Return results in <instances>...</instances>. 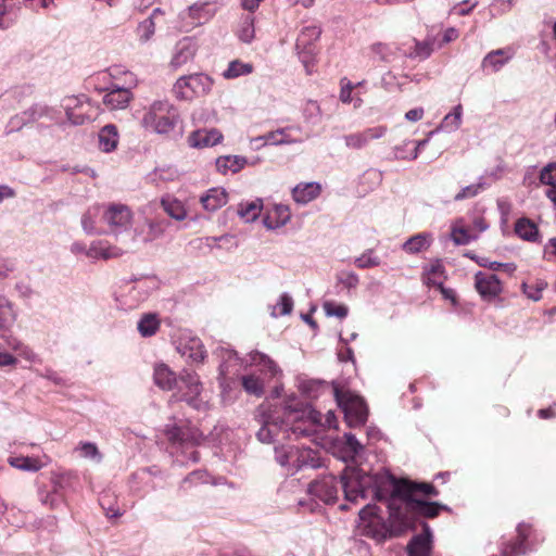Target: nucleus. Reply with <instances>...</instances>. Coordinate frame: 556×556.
Instances as JSON below:
<instances>
[{"instance_id":"nucleus-25","label":"nucleus","mask_w":556,"mask_h":556,"mask_svg":"<svg viewBox=\"0 0 556 556\" xmlns=\"http://www.w3.org/2000/svg\"><path fill=\"white\" fill-rule=\"evenodd\" d=\"M248 163L244 156L240 155H224L216 160V168L222 174L231 172L233 174L240 172Z\"/></svg>"},{"instance_id":"nucleus-9","label":"nucleus","mask_w":556,"mask_h":556,"mask_svg":"<svg viewBox=\"0 0 556 556\" xmlns=\"http://www.w3.org/2000/svg\"><path fill=\"white\" fill-rule=\"evenodd\" d=\"M308 493L326 504H333L338 500L339 486L334 476L327 475L315 479L308 484Z\"/></svg>"},{"instance_id":"nucleus-19","label":"nucleus","mask_w":556,"mask_h":556,"mask_svg":"<svg viewBox=\"0 0 556 556\" xmlns=\"http://www.w3.org/2000/svg\"><path fill=\"white\" fill-rule=\"evenodd\" d=\"M321 28L317 25H309L302 28L296 39V49L313 53L311 46L319 39Z\"/></svg>"},{"instance_id":"nucleus-30","label":"nucleus","mask_w":556,"mask_h":556,"mask_svg":"<svg viewBox=\"0 0 556 556\" xmlns=\"http://www.w3.org/2000/svg\"><path fill=\"white\" fill-rule=\"evenodd\" d=\"M238 39L243 43H251L255 38L254 17L250 14L244 15L236 30Z\"/></svg>"},{"instance_id":"nucleus-5","label":"nucleus","mask_w":556,"mask_h":556,"mask_svg":"<svg viewBox=\"0 0 556 556\" xmlns=\"http://www.w3.org/2000/svg\"><path fill=\"white\" fill-rule=\"evenodd\" d=\"M213 81L205 74H190L179 77L173 86L176 99L190 101L197 97L206 94L212 88Z\"/></svg>"},{"instance_id":"nucleus-23","label":"nucleus","mask_w":556,"mask_h":556,"mask_svg":"<svg viewBox=\"0 0 556 556\" xmlns=\"http://www.w3.org/2000/svg\"><path fill=\"white\" fill-rule=\"evenodd\" d=\"M290 219V211L289 207L282 204L275 205L273 211H270L264 217V225L268 229H276L283 225H286Z\"/></svg>"},{"instance_id":"nucleus-44","label":"nucleus","mask_w":556,"mask_h":556,"mask_svg":"<svg viewBox=\"0 0 556 556\" xmlns=\"http://www.w3.org/2000/svg\"><path fill=\"white\" fill-rule=\"evenodd\" d=\"M293 451H295V447H293V446H288V447H285V446L276 447V448H275V457H276V460H277L281 466H283V467H286V466H291V467H293V460H294Z\"/></svg>"},{"instance_id":"nucleus-48","label":"nucleus","mask_w":556,"mask_h":556,"mask_svg":"<svg viewBox=\"0 0 556 556\" xmlns=\"http://www.w3.org/2000/svg\"><path fill=\"white\" fill-rule=\"evenodd\" d=\"M415 41V49L408 54L409 58H418L425 60L429 58L433 51L432 43L429 41Z\"/></svg>"},{"instance_id":"nucleus-45","label":"nucleus","mask_w":556,"mask_h":556,"mask_svg":"<svg viewBox=\"0 0 556 556\" xmlns=\"http://www.w3.org/2000/svg\"><path fill=\"white\" fill-rule=\"evenodd\" d=\"M255 141H264V144H266V143L283 144V143L291 142L290 140H287L285 138V129H278L276 131H270L264 136L252 139V142H255Z\"/></svg>"},{"instance_id":"nucleus-20","label":"nucleus","mask_w":556,"mask_h":556,"mask_svg":"<svg viewBox=\"0 0 556 556\" xmlns=\"http://www.w3.org/2000/svg\"><path fill=\"white\" fill-rule=\"evenodd\" d=\"M228 201V194L223 188H212L201 197V203L207 211L214 212L224 206Z\"/></svg>"},{"instance_id":"nucleus-13","label":"nucleus","mask_w":556,"mask_h":556,"mask_svg":"<svg viewBox=\"0 0 556 556\" xmlns=\"http://www.w3.org/2000/svg\"><path fill=\"white\" fill-rule=\"evenodd\" d=\"M215 14V11L207 2H198L190 5L181 13V17L191 26H200L207 23Z\"/></svg>"},{"instance_id":"nucleus-22","label":"nucleus","mask_w":556,"mask_h":556,"mask_svg":"<svg viewBox=\"0 0 556 556\" xmlns=\"http://www.w3.org/2000/svg\"><path fill=\"white\" fill-rule=\"evenodd\" d=\"M118 131L115 125L108 124L99 131V148L109 153L116 149L118 143Z\"/></svg>"},{"instance_id":"nucleus-31","label":"nucleus","mask_w":556,"mask_h":556,"mask_svg":"<svg viewBox=\"0 0 556 556\" xmlns=\"http://www.w3.org/2000/svg\"><path fill=\"white\" fill-rule=\"evenodd\" d=\"M515 232L527 241H536L539 231L536 225L528 218H520L515 225Z\"/></svg>"},{"instance_id":"nucleus-21","label":"nucleus","mask_w":556,"mask_h":556,"mask_svg":"<svg viewBox=\"0 0 556 556\" xmlns=\"http://www.w3.org/2000/svg\"><path fill=\"white\" fill-rule=\"evenodd\" d=\"M320 193V186L317 182L299 184L292 190L295 202L306 204L316 199Z\"/></svg>"},{"instance_id":"nucleus-29","label":"nucleus","mask_w":556,"mask_h":556,"mask_svg":"<svg viewBox=\"0 0 556 556\" xmlns=\"http://www.w3.org/2000/svg\"><path fill=\"white\" fill-rule=\"evenodd\" d=\"M154 381L163 390H172L177 383L175 374L164 364L155 367Z\"/></svg>"},{"instance_id":"nucleus-35","label":"nucleus","mask_w":556,"mask_h":556,"mask_svg":"<svg viewBox=\"0 0 556 556\" xmlns=\"http://www.w3.org/2000/svg\"><path fill=\"white\" fill-rule=\"evenodd\" d=\"M444 280V267L440 262L432 264L424 276V281L427 286L442 288Z\"/></svg>"},{"instance_id":"nucleus-38","label":"nucleus","mask_w":556,"mask_h":556,"mask_svg":"<svg viewBox=\"0 0 556 556\" xmlns=\"http://www.w3.org/2000/svg\"><path fill=\"white\" fill-rule=\"evenodd\" d=\"M9 463L12 467L25 471H38L43 467V464L38 458L29 456L11 457Z\"/></svg>"},{"instance_id":"nucleus-37","label":"nucleus","mask_w":556,"mask_h":556,"mask_svg":"<svg viewBox=\"0 0 556 556\" xmlns=\"http://www.w3.org/2000/svg\"><path fill=\"white\" fill-rule=\"evenodd\" d=\"M241 383L244 391L251 395L260 397L264 393L263 380L253 374L242 376Z\"/></svg>"},{"instance_id":"nucleus-47","label":"nucleus","mask_w":556,"mask_h":556,"mask_svg":"<svg viewBox=\"0 0 556 556\" xmlns=\"http://www.w3.org/2000/svg\"><path fill=\"white\" fill-rule=\"evenodd\" d=\"M77 450L80 451V456L84 458L96 459L97 463H100L102 459V455L94 443L81 442Z\"/></svg>"},{"instance_id":"nucleus-56","label":"nucleus","mask_w":556,"mask_h":556,"mask_svg":"<svg viewBox=\"0 0 556 556\" xmlns=\"http://www.w3.org/2000/svg\"><path fill=\"white\" fill-rule=\"evenodd\" d=\"M544 287L545 285L543 282L538 283L536 286H529L526 282L522 283V290L525 294L533 301H539L541 299V292Z\"/></svg>"},{"instance_id":"nucleus-6","label":"nucleus","mask_w":556,"mask_h":556,"mask_svg":"<svg viewBox=\"0 0 556 556\" xmlns=\"http://www.w3.org/2000/svg\"><path fill=\"white\" fill-rule=\"evenodd\" d=\"M334 396L350 427H359L366 422L368 409L361 396L349 391H340L338 388L334 389Z\"/></svg>"},{"instance_id":"nucleus-59","label":"nucleus","mask_w":556,"mask_h":556,"mask_svg":"<svg viewBox=\"0 0 556 556\" xmlns=\"http://www.w3.org/2000/svg\"><path fill=\"white\" fill-rule=\"evenodd\" d=\"M497 208L501 213L502 226L505 227L508 223V217H509L510 210H511L510 203L504 199H500V200H497Z\"/></svg>"},{"instance_id":"nucleus-7","label":"nucleus","mask_w":556,"mask_h":556,"mask_svg":"<svg viewBox=\"0 0 556 556\" xmlns=\"http://www.w3.org/2000/svg\"><path fill=\"white\" fill-rule=\"evenodd\" d=\"M103 218L110 226V233H113L116 240H130L128 232H132L137 239L136 230L129 228L131 214L127 206L112 205L105 211Z\"/></svg>"},{"instance_id":"nucleus-58","label":"nucleus","mask_w":556,"mask_h":556,"mask_svg":"<svg viewBox=\"0 0 556 556\" xmlns=\"http://www.w3.org/2000/svg\"><path fill=\"white\" fill-rule=\"evenodd\" d=\"M166 435H167L168 440H170L173 442L185 443V442H188V440H189L186 431H184L181 428H178V427H172V428L167 429Z\"/></svg>"},{"instance_id":"nucleus-53","label":"nucleus","mask_w":556,"mask_h":556,"mask_svg":"<svg viewBox=\"0 0 556 556\" xmlns=\"http://www.w3.org/2000/svg\"><path fill=\"white\" fill-rule=\"evenodd\" d=\"M337 279L339 283L348 289L356 288L359 282L358 276L352 271H341L338 274Z\"/></svg>"},{"instance_id":"nucleus-28","label":"nucleus","mask_w":556,"mask_h":556,"mask_svg":"<svg viewBox=\"0 0 556 556\" xmlns=\"http://www.w3.org/2000/svg\"><path fill=\"white\" fill-rule=\"evenodd\" d=\"M163 12L161 11L160 8H156L153 10L152 14L146 18L143 22H141L139 25H138V28H137V35H138V39L141 43H146L148 42L154 35L155 33V17L157 15H162Z\"/></svg>"},{"instance_id":"nucleus-51","label":"nucleus","mask_w":556,"mask_h":556,"mask_svg":"<svg viewBox=\"0 0 556 556\" xmlns=\"http://www.w3.org/2000/svg\"><path fill=\"white\" fill-rule=\"evenodd\" d=\"M48 113L49 109L41 104H34L28 110L24 111V115L26 116L28 123L38 121L43 116H47Z\"/></svg>"},{"instance_id":"nucleus-2","label":"nucleus","mask_w":556,"mask_h":556,"mask_svg":"<svg viewBox=\"0 0 556 556\" xmlns=\"http://www.w3.org/2000/svg\"><path fill=\"white\" fill-rule=\"evenodd\" d=\"M298 409L285 407L283 418L275 414L262 415V427L256 433L257 439L263 443H270L280 432H291L295 438L311 437L316 433L307 421L301 416H298Z\"/></svg>"},{"instance_id":"nucleus-11","label":"nucleus","mask_w":556,"mask_h":556,"mask_svg":"<svg viewBox=\"0 0 556 556\" xmlns=\"http://www.w3.org/2000/svg\"><path fill=\"white\" fill-rule=\"evenodd\" d=\"M388 131L386 126H376L366 128L363 131L353 132L344 136V142L348 148L359 150L365 148L371 140L382 138Z\"/></svg>"},{"instance_id":"nucleus-49","label":"nucleus","mask_w":556,"mask_h":556,"mask_svg":"<svg viewBox=\"0 0 556 556\" xmlns=\"http://www.w3.org/2000/svg\"><path fill=\"white\" fill-rule=\"evenodd\" d=\"M540 180L547 186H556V163L544 166L540 173Z\"/></svg>"},{"instance_id":"nucleus-16","label":"nucleus","mask_w":556,"mask_h":556,"mask_svg":"<svg viewBox=\"0 0 556 556\" xmlns=\"http://www.w3.org/2000/svg\"><path fill=\"white\" fill-rule=\"evenodd\" d=\"M293 467L295 469H302L305 467L319 468L321 466L318 453L316 451H313L312 448L295 447V451H293Z\"/></svg>"},{"instance_id":"nucleus-43","label":"nucleus","mask_w":556,"mask_h":556,"mask_svg":"<svg viewBox=\"0 0 556 556\" xmlns=\"http://www.w3.org/2000/svg\"><path fill=\"white\" fill-rule=\"evenodd\" d=\"M100 215V207H90L81 217V227L86 233H97L96 219Z\"/></svg>"},{"instance_id":"nucleus-27","label":"nucleus","mask_w":556,"mask_h":556,"mask_svg":"<svg viewBox=\"0 0 556 556\" xmlns=\"http://www.w3.org/2000/svg\"><path fill=\"white\" fill-rule=\"evenodd\" d=\"M518 536L515 541L508 542L502 551L503 556H519L526 552L525 541L528 535V529L525 525L517 528Z\"/></svg>"},{"instance_id":"nucleus-41","label":"nucleus","mask_w":556,"mask_h":556,"mask_svg":"<svg viewBox=\"0 0 556 556\" xmlns=\"http://www.w3.org/2000/svg\"><path fill=\"white\" fill-rule=\"evenodd\" d=\"M370 52L382 62L392 61L396 48L393 45L376 42L370 46Z\"/></svg>"},{"instance_id":"nucleus-33","label":"nucleus","mask_w":556,"mask_h":556,"mask_svg":"<svg viewBox=\"0 0 556 556\" xmlns=\"http://www.w3.org/2000/svg\"><path fill=\"white\" fill-rule=\"evenodd\" d=\"M431 239L427 233H418L410 237L403 244V250L407 253L415 254L430 247Z\"/></svg>"},{"instance_id":"nucleus-64","label":"nucleus","mask_w":556,"mask_h":556,"mask_svg":"<svg viewBox=\"0 0 556 556\" xmlns=\"http://www.w3.org/2000/svg\"><path fill=\"white\" fill-rule=\"evenodd\" d=\"M278 305L280 306V315H288L292 312L293 300L288 294H282Z\"/></svg>"},{"instance_id":"nucleus-18","label":"nucleus","mask_w":556,"mask_h":556,"mask_svg":"<svg viewBox=\"0 0 556 556\" xmlns=\"http://www.w3.org/2000/svg\"><path fill=\"white\" fill-rule=\"evenodd\" d=\"M131 99V92L127 88H115L110 90L103 98V102L111 110L125 109Z\"/></svg>"},{"instance_id":"nucleus-12","label":"nucleus","mask_w":556,"mask_h":556,"mask_svg":"<svg viewBox=\"0 0 556 556\" xmlns=\"http://www.w3.org/2000/svg\"><path fill=\"white\" fill-rule=\"evenodd\" d=\"M198 51L197 42L189 37L179 40L173 52L169 65L172 68L177 70L188 63H190Z\"/></svg>"},{"instance_id":"nucleus-55","label":"nucleus","mask_w":556,"mask_h":556,"mask_svg":"<svg viewBox=\"0 0 556 556\" xmlns=\"http://www.w3.org/2000/svg\"><path fill=\"white\" fill-rule=\"evenodd\" d=\"M343 438L346 451L351 456L358 454L363 450V445L358 442L354 434L345 433Z\"/></svg>"},{"instance_id":"nucleus-63","label":"nucleus","mask_w":556,"mask_h":556,"mask_svg":"<svg viewBox=\"0 0 556 556\" xmlns=\"http://www.w3.org/2000/svg\"><path fill=\"white\" fill-rule=\"evenodd\" d=\"M28 124L24 112L22 114H17L13 116L9 122V131H14L21 129L24 125Z\"/></svg>"},{"instance_id":"nucleus-1","label":"nucleus","mask_w":556,"mask_h":556,"mask_svg":"<svg viewBox=\"0 0 556 556\" xmlns=\"http://www.w3.org/2000/svg\"><path fill=\"white\" fill-rule=\"evenodd\" d=\"M341 488L345 500L355 502L358 497L365 498L370 492L377 501L388 500L389 503H407L408 498L421 493L437 496L439 491L426 482H413L407 479H397L388 471L369 475L358 468L345 467L340 476Z\"/></svg>"},{"instance_id":"nucleus-50","label":"nucleus","mask_w":556,"mask_h":556,"mask_svg":"<svg viewBox=\"0 0 556 556\" xmlns=\"http://www.w3.org/2000/svg\"><path fill=\"white\" fill-rule=\"evenodd\" d=\"M301 415L314 429L317 430V427H323V415L318 410L306 407Z\"/></svg>"},{"instance_id":"nucleus-36","label":"nucleus","mask_w":556,"mask_h":556,"mask_svg":"<svg viewBox=\"0 0 556 556\" xmlns=\"http://www.w3.org/2000/svg\"><path fill=\"white\" fill-rule=\"evenodd\" d=\"M462 105H457L454 108V111L452 113H448L443 121L441 122L440 126L435 129L430 131V136L437 132L439 129L447 130V131H454L458 129L462 123Z\"/></svg>"},{"instance_id":"nucleus-15","label":"nucleus","mask_w":556,"mask_h":556,"mask_svg":"<svg viewBox=\"0 0 556 556\" xmlns=\"http://www.w3.org/2000/svg\"><path fill=\"white\" fill-rule=\"evenodd\" d=\"M222 139V132L215 128L199 129L189 136V143L193 148H207L219 143Z\"/></svg>"},{"instance_id":"nucleus-17","label":"nucleus","mask_w":556,"mask_h":556,"mask_svg":"<svg viewBox=\"0 0 556 556\" xmlns=\"http://www.w3.org/2000/svg\"><path fill=\"white\" fill-rule=\"evenodd\" d=\"M178 352L186 358L192 362L200 363L205 358L206 351L200 339L191 338L185 343H180L177 348Z\"/></svg>"},{"instance_id":"nucleus-61","label":"nucleus","mask_w":556,"mask_h":556,"mask_svg":"<svg viewBox=\"0 0 556 556\" xmlns=\"http://www.w3.org/2000/svg\"><path fill=\"white\" fill-rule=\"evenodd\" d=\"M476 289L482 299L486 298V276L482 271L476 274Z\"/></svg>"},{"instance_id":"nucleus-3","label":"nucleus","mask_w":556,"mask_h":556,"mask_svg":"<svg viewBox=\"0 0 556 556\" xmlns=\"http://www.w3.org/2000/svg\"><path fill=\"white\" fill-rule=\"evenodd\" d=\"M390 510V528L389 536H400L413 523V515L427 518H434L441 509H447L445 505L438 502H427L418 498H408L407 503H389Z\"/></svg>"},{"instance_id":"nucleus-39","label":"nucleus","mask_w":556,"mask_h":556,"mask_svg":"<svg viewBox=\"0 0 556 556\" xmlns=\"http://www.w3.org/2000/svg\"><path fill=\"white\" fill-rule=\"evenodd\" d=\"M162 207L164 211L176 220H184L187 216V212L182 203L176 199L165 198L162 199Z\"/></svg>"},{"instance_id":"nucleus-40","label":"nucleus","mask_w":556,"mask_h":556,"mask_svg":"<svg viewBox=\"0 0 556 556\" xmlns=\"http://www.w3.org/2000/svg\"><path fill=\"white\" fill-rule=\"evenodd\" d=\"M160 321L155 314H146L138 321V331L142 337L153 336L159 329Z\"/></svg>"},{"instance_id":"nucleus-32","label":"nucleus","mask_w":556,"mask_h":556,"mask_svg":"<svg viewBox=\"0 0 556 556\" xmlns=\"http://www.w3.org/2000/svg\"><path fill=\"white\" fill-rule=\"evenodd\" d=\"M253 70L254 67L251 63H244L237 59L229 62L228 67L223 72V77L225 79H235L251 74Z\"/></svg>"},{"instance_id":"nucleus-14","label":"nucleus","mask_w":556,"mask_h":556,"mask_svg":"<svg viewBox=\"0 0 556 556\" xmlns=\"http://www.w3.org/2000/svg\"><path fill=\"white\" fill-rule=\"evenodd\" d=\"M407 556H431L432 533L426 525L424 532L414 535L406 546Z\"/></svg>"},{"instance_id":"nucleus-54","label":"nucleus","mask_w":556,"mask_h":556,"mask_svg":"<svg viewBox=\"0 0 556 556\" xmlns=\"http://www.w3.org/2000/svg\"><path fill=\"white\" fill-rule=\"evenodd\" d=\"M427 142H428V139H424V140L416 142L410 155H405L402 147H395L394 156H395V159H400V160H405V159L415 160L418 156L420 149L424 146H426Z\"/></svg>"},{"instance_id":"nucleus-46","label":"nucleus","mask_w":556,"mask_h":556,"mask_svg":"<svg viewBox=\"0 0 556 556\" xmlns=\"http://www.w3.org/2000/svg\"><path fill=\"white\" fill-rule=\"evenodd\" d=\"M323 308L327 316L331 317H338V318H344L346 317L349 313V308L344 304H337L332 301H326L323 304Z\"/></svg>"},{"instance_id":"nucleus-62","label":"nucleus","mask_w":556,"mask_h":556,"mask_svg":"<svg viewBox=\"0 0 556 556\" xmlns=\"http://www.w3.org/2000/svg\"><path fill=\"white\" fill-rule=\"evenodd\" d=\"M451 238L455 242V244H466L469 242V236L465 229H453L451 232Z\"/></svg>"},{"instance_id":"nucleus-57","label":"nucleus","mask_w":556,"mask_h":556,"mask_svg":"<svg viewBox=\"0 0 556 556\" xmlns=\"http://www.w3.org/2000/svg\"><path fill=\"white\" fill-rule=\"evenodd\" d=\"M379 264L380 260L376 256H371L370 254H363L355 260V265L359 268H370L378 266Z\"/></svg>"},{"instance_id":"nucleus-42","label":"nucleus","mask_w":556,"mask_h":556,"mask_svg":"<svg viewBox=\"0 0 556 556\" xmlns=\"http://www.w3.org/2000/svg\"><path fill=\"white\" fill-rule=\"evenodd\" d=\"M513 55L514 50L511 48L498 49L489 52V64L495 70H498L504 63L510 60Z\"/></svg>"},{"instance_id":"nucleus-24","label":"nucleus","mask_w":556,"mask_h":556,"mask_svg":"<svg viewBox=\"0 0 556 556\" xmlns=\"http://www.w3.org/2000/svg\"><path fill=\"white\" fill-rule=\"evenodd\" d=\"M249 357L252 365L258 367L262 372L268 374L269 377H276L281 372L277 364L264 353L252 351Z\"/></svg>"},{"instance_id":"nucleus-8","label":"nucleus","mask_w":556,"mask_h":556,"mask_svg":"<svg viewBox=\"0 0 556 556\" xmlns=\"http://www.w3.org/2000/svg\"><path fill=\"white\" fill-rule=\"evenodd\" d=\"M127 235L130 236V240H117L119 245L109 244L105 241L92 242L86 251V255L91 258L103 260L119 257L124 253L135 250L137 247V244H135V235L132 232H128Z\"/></svg>"},{"instance_id":"nucleus-26","label":"nucleus","mask_w":556,"mask_h":556,"mask_svg":"<svg viewBox=\"0 0 556 556\" xmlns=\"http://www.w3.org/2000/svg\"><path fill=\"white\" fill-rule=\"evenodd\" d=\"M16 315L12 308L11 302L0 296V338H5V332L14 325Z\"/></svg>"},{"instance_id":"nucleus-34","label":"nucleus","mask_w":556,"mask_h":556,"mask_svg":"<svg viewBox=\"0 0 556 556\" xmlns=\"http://www.w3.org/2000/svg\"><path fill=\"white\" fill-rule=\"evenodd\" d=\"M262 207L263 203L262 200L260 199H256L251 202L240 203L238 214L248 223L254 222L258 217Z\"/></svg>"},{"instance_id":"nucleus-10","label":"nucleus","mask_w":556,"mask_h":556,"mask_svg":"<svg viewBox=\"0 0 556 556\" xmlns=\"http://www.w3.org/2000/svg\"><path fill=\"white\" fill-rule=\"evenodd\" d=\"M179 388L187 389V392L184 393V400L192 407L200 409L204 406L205 402L200 397L201 394V383L199 377L192 372H186L179 378Z\"/></svg>"},{"instance_id":"nucleus-60","label":"nucleus","mask_w":556,"mask_h":556,"mask_svg":"<svg viewBox=\"0 0 556 556\" xmlns=\"http://www.w3.org/2000/svg\"><path fill=\"white\" fill-rule=\"evenodd\" d=\"M489 270L492 271H504L507 275H511L516 270V265L513 263H489Z\"/></svg>"},{"instance_id":"nucleus-4","label":"nucleus","mask_w":556,"mask_h":556,"mask_svg":"<svg viewBox=\"0 0 556 556\" xmlns=\"http://www.w3.org/2000/svg\"><path fill=\"white\" fill-rule=\"evenodd\" d=\"M178 121L176 108L166 100L154 101L142 117V125L157 134H168Z\"/></svg>"},{"instance_id":"nucleus-52","label":"nucleus","mask_w":556,"mask_h":556,"mask_svg":"<svg viewBox=\"0 0 556 556\" xmlns=\"http://www.w3.org/2000/svg\"><path fill=\"white\" fill-rule=\"evenodd\" d=\"M483 186L484 185L482 182L467 186L463 188L457 194H455L454 200L460 201L464 199L472 198L483 190Z\"/></svg>"}]
</instances>
